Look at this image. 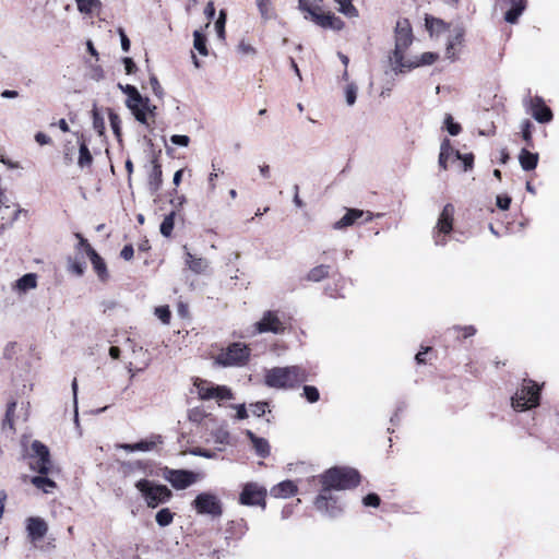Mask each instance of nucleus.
Here are the masks:
<instances>
[{"label": "nucleus", "instance_id": "nucleus-1", "mask_svg": "<svg viewBox=\"0 0 559 559\" xmlns=\"http://www.w3.org/2000/svg\"><path fill=\"white\" fill-rule=\"evenodd\" d=\"M360 483L358 471L350 467H332L321 477L322 490L316 498L318 510H328V500L332 499L331 490H346L355 488Z\"/></svg>", "mask_w": 559, "mask_h": 559}, {"label": "nucleus", "instance_id": "nucleus-2", "mask_svg": "<svg viewBox=\"0 0 559 559\" xmlns=\"http://www.w3.org/2000/svg\"><path fill=\"white\" fill-rule=\"evenodd\" d=\"M31 457L34 459V461L29 463L31 468L40 474L38 476L32 477L31 483L43 492L50 493L57 487V485L52 479L47 477V475L51 473L53 468L52 462L50 460L49 449L40 441L35 440L31 445Z\"/></svg>", "mask_w": 559, "mask_h": 559}, {"label": "nucleus", "instance_id": "nucleus-3", "mask_svg": "<svg viewBox=\"0 0 559 559\" xmlns=\"http://www.w3.org/2000/svg\"><path fill=\"white\" fill-rule=\"evenodd\" d=\"M307 380V371L299 366L275 367L265 374L266 385L276 389H293Z\"/></svg>", "mask_w": 559, "mask_h": 559}, {"label": "nucleus", "instance_id": "nucleus-4", "mask_svg": "<svg viewBox=\"0 0 559 559\" xmlns=\"http://www.w3.org/2000/svg\"><path fill=\"white\" fill-rule=\"evenodd\" d=\"M414 36L407 19L400 20L395 27V47L390 56V64L395 73H403L405 52L413 44Z\"/></svg>", "mask_w": 559, "mask_h": 559}, {"label": "nucleus", "instance_id": "nucleus-5", "mask_svg": "<svg viewBox=\"0 0 559 559\" xmlns=\"http://www.w3.org/2000/svg\"><path fill=\"white\" fill-rule=\"evenodd\" d=\"M123 92L128 95L127 106L131 109L135 119L141 123L148 124V117L154 116L155 106L151 105L147 97H142L138 88L133 85H127Z\"/></svg>", "mask_w": 559, "mask_h": 559}, {"label": "nucleus", "instance_id": "nucleus-6", "mask_svg": "<svg viewBox=\"0 0 559 559\" xmlns=\"http://www.w3.org/2000/svg\"><path fill=\"white\" fill-rule=\"evenodd\" d=\"M540 388L532 380H524L522 388L512 396L514 411L523 412L539 404Z\"/></svg>", "mask_w": 559, "mask_h": 559}, {"label": "nucleus", "instance_id": "nucleus-7", "mask_svg": "<svg viewBox=\"0 0 559 559\" xmlns=\"http://www.w3.org/2000/svg\"><path fill=\"white\" fill-rule=\"evenodd\" d=\"M193 385L199 397L203 401L216 400L219 402L234 399L231 390L225 385H216L201 378H195Z\"/></svg>", "mask_w": 559, "mask_h": 559}, {"label": "nucleus", "instance_id": "nucleus-8", "mask_svg": "<svg viewBox=\"0 0 559 559\" xmlns=\"http://www.w3.org/2000/svg\"><path fill=\"white\" fill-rule=\"evenodd\" d=\"M135 487L143 495L150 508H156L159 503H164L171 497V491L164 485H153L147 479H141Z\"/></svg>", "mask_w": 559, "mask_h": 559}, {"label": "nucleus", "instance_id": "nucleus-9", "mask_svg": "<svg viewBox=\"0 0 559 559\" xmlns=\"http://www.w3.org/2000/svg\"><path fill=\"white\" fill-rule=\"evenodd\" d=\"M474 162L473 154L462 155L457 150L450 145V142H443L440 147L439 166L447 169L450 164L457 163L464 171L472 169Z\"/></svg>", "mask_w": 559, "mask_h": 559}, {"label": "nucleus", "instance_id": "nucleus-10", "mask_svg": "<svg viewBox=\"0 0 559 559\" xmlns=\"http://www.w3.org/2000/svg\"><path fill=\"white\" fill-rule=\"evenodd\" d=\"M248 357L249 348L241 343H234L215 357V362L228 367L243 364Z\"/></svg>", "mask_w": 559, "mask_h": 559}, {"label": "nucleus", "instance_id": "nucleus-11", "mask_svg": "<svg viewBox=\"0 0 559 559\" xmlns=\"http://www.w3.org/2000/svg\"><path fill=\"white\" fill-rule=\"evenodd\" d=\"M193 506L200 514H209L213 518H218L223 513L222 502L215 495L210 492L198 495L193 501Z\"/></svg>", "mask_w": 559, "mask_h": 559}, {"label": "nucleus", "instance_id": "nucleus-12", "mask_svg": "<svg viewBox=\"0 0 559 559\" xmlns=\"http://www.w3.org/2000/svg\"><path fill=\"white\" fill-rule=\"evenodd\" d=\"M266 489L257 483H247L239 496V502L243 506H259L265 509Z\"/></svg>", "mask_w": 559, "mask_h": 559}, {"label": "nucleus", "instance_id": "nucleus-13", "mask_svg": "<svg viewBox=\"0 0 559 559\" xmlns=\"http://www.w3.org/2000/svg\"><path fill=\"white\" fill-rule=\"evenodd\" d=\"M164 478L177 490H182L197 481V474L186 469L165 468Z\"/></svg>", "mask_w": 559, "mask_h": 559}, {"label": "nucleus", "instance_id": "nucleus-14", "mask_svg": "<svg viewBox=\"0 0 559 559\" xmlns=\"http://www.w3.org/2000/svg\"><path fill=\"white\" fill-rule=\"evenodd\" d=\"M453 215H454V206L450 203L445 204L439 218L437 222L436 228L438 229V235L436 236L435 242L438 246L445 245L444 237H440L441 234L447 235L453 228Z\"/></svg>", "mask_w": 559, "mask_h": 559}, {"label": "nucleus", "instance_id": "nucleus-15", "mask_svg": "<svg viewBox=\"0 0 559 559\" xmlns=\"http://www.w3.org/2000/svg\"><path fill=\"white\" fill-rule=\"evenodd\" d=\"M307 12L312 16V20L322 27H331L340 29L343 26V21L336 17L332 12H324L321 7H309Z\"/></svg>", "mask_w": 559, "mask_h": 559}, {"label": "nucleus", "instance_id": "nucleus-16", "mask_svg": "<svg viewBox=\"0 0 559 559\" xmlns=\"http://www.w3.org/2000/svg\"><path fill=\"white\" fill-rule=\"evenodd\" d=\"M78 154V165L80 168L84 169L91 167L93 163V156L85 145V142H81L78 146V151L75 147H67L64 152V158L69 162H72Z\"/></svg>", "mask_w": 559, "mask_h": 559}, {"label": "nucleus", "instance_id": "nucleus-17", "mask_svg": "<svg viewBox=\"0 0 559 559\" xmlns=\"http://www.w3.org/2000/svg\"><path fill=\"white\" fill-rule=\"evenodd\" d=\"M530 110L532 116L540 123H546L552 120V111L540 96L531 97Z\"/></svg>", "mask_w": 559, "mask_h": 559}, {"label": "nucleus", "instance_id": "nucleus-18", "mask_svg": "<svg viewBox=\"0 0 559 559\" xmlns=\"http://www.w3.org/2000/svg\"><path fill=\"white\" fill-rule=\"evenodd\" d=\"M257 330L259 333H280L283 330V325L280 319L272 311H267L264 313L263 318L257 322Z\"/></svg>", "mask_w": 559, "mask_h": 559}, {"label": "nucleus", "instance_id": "nucleus-19", "mask_svg": "<svg viewBox=\"0 0 559 559\" xmlns=\"http://www.w3.org/2000/svg\"><path fill=\"white\" fill-rule=\"evenodd\" d=\"M162 166L158 164L157 158L154 157L151 162V170L147 179V188L152 195L156 194L162 187Z\"/></svg>", "mask_w": 559, "mask_h": 559}, {"label": "nucleus", "instance_id": "nucleus-20", "mask_svg": "<svg viewBox=\"0 0 559 559\" xmlns=\"http://www.w3.org/2000/svg\"><path fill=\"white\" fill-rule=\"evenodd\" d=\"M37 287V275L35 273L24 274L21 278L12 284V290L19 295H24L27 292Z\"/></svg>", "mask_w": 559, "mask_h": 559}, {"label": "nucleus", "instance_id": "nucleus-21", "mask_svg": "<svg viewBox=\"0 0 559 559\" xmlns=\"http://www.w3.org/2000/svg\"><path fill=\"white\" fill-rule=\"evenodd\" d=\"M28 536L32 540L41 539L48 530L47 523L40 518H29L26 526Z\"/></svg>", "mask_w": 559, "mask_h": 559}, {"label": "nucleus", "instance_id": "nucleus-22", "mask_svg": "<svg viewBox=\"0 0 559 559\" xmlns=\"http://www.w3.org/2000/svg\"><path fill=\"white\" fill-rule=\"evenodd\" d=\"M438 59H439V55L436 52H430V51L421 53L420 57L414 61L405 59L404 66H403V73L406 71H411L412 69L418 68L420 66L432 64Z\"/></svg>", "mask_w": 559, "mask_h": 559}, {"label": "nucleus", "instance_id": "nucleus-23", "mask_svg": "<svg viewBox=\"0 0 559 559\" xmlns=\"http://www.w3.org/2000/svg\"><path fill=\"white\" fill-rule=\"evenodd\" d=\"M511 8L504 13L506 22L515 24L527 8V0H508Z\"/></svg>", "mask_w": 559, "mask_h": 559}, {"label": "nucleus", "instance_id": "nucleus-24", "mask_svg": "<svg viewBox=\"0 0 559 559\" xmlns=\"http://www.w3.org/2000/svg\"><path fill=\"white\" fill-rule=\"evenodd\" d=\"M246 436L251 441L257 455L263 459L269 456L270 444L266 439L255 436L251 430H247Z\"/></svg>", "mask_w": 559, "mask_h": 559}, {"label": "nucleus", "instance_id": "nucleus-25", "mask_svg": "<svg viewBox=\"0 0 559 559\" xmlns=\"http://www.w3.org/2000/svg\"><path fill=\"white\" fill-rule=\"evenodd\" d=\"M87 257L90 258L93 269L97 273L99 280L106 281L108 278V272L103 258L93 248H88Z\"/></svg>", "mask_w": 559, "mask_h": 559}, {"label": "nucleus", "instance_id": "nucleus-26", "mask_svg": "<svg viewBox=\"0 0 559 559\" xmlns=\"http://www.w3.org/2000/svg\"><path fill=\"white\" fill-rule=\"evenodd\" d=\"M186 264L195 274H203L209 267V261L201 257H194L189 251L186 252Z\"/></svg>", "mask_w": 559, "mask_h": 559}, {"label": "nucleus", "instance_id": "nucleus-27", "mask_svg": "<svg viewBox=\"0 0 559 559\" xmlns=\"http://www.w3.org/2000/svg\"><path fill=\"white\" fill-rule=\"evenodd\" d=\"M297 492V486L292 480H285L271 489V495L275 498H287Z\"/></svg>", "mask_w": 559, "mask_h": 559}, {"label": "nucleus", "instance_id": "nucleus-28", "mask_svg": "<svg viewBox=\"0 0 559 559\" xmlns=\"http://www.w3.org/2000/svg\"><path fill=\"white\" fill-rule=\"evenodd\" d=\"M364 214L365 212L361 210L349 209L340 221L334 223L333 228L342 229L352 226L358 218L362 217Z\"/></svg>", "mask_w": 559, "mask_h": 559}, {"label": "nucleus", "instance_id": "nucleus-29", "mask_svg": "<svg viewBox=\"0 0 559 559\" xmlns=\"http://www.w3.org/2000/svg\"><path fill=\"white\" fill-rule=\"evenodd\" d=\"M425 25L430 35L444 33L450 27L443 20L430 15H426Z\"/></svg>", "mask_w": 559, "mask_h": 559}, {"label": "nucleus", "instance_id": "nucleus-30", "mask_svg": "<svg viewBox=\"0 0 559 559\" xmlns=\"http://www.w3.org/2000/svg\"><path fill=\"white\" fill-rule=\"evenodd\" d=\"M162 443L163 437L160 435H153L148 439L133 443V448H135V451L148 452Z\"/></svg>", "mask_w": 559, "mask_h": 559}, {"label": "nucleus", "instance_id": "nucleus-31", "mask_svg": "<svg viewBox=\"0 0 559 559\" xmlns=\"http://www.w3.org/2000/svg\"><path fill=\"white\" fill-rule=\"evenodd\" d=\"M519 160L524 170H533L537 166L538 154L532 153V152L523 148L519 156Z\"/></svg>", "mask_w": 559, "mask_h": 559}, {"label": "nucleus", "instance_id": "nucleus-32", "mask_svg": "<svg viewBox=\"0 0 559 559\" xmlns=\"http://www.w3.org/2000/svg\"><path fill=\"white\" fill-rule=\"evenodd\" d=\"M193 47L201 56L209 55L207 38L200 29L193 32Z\"/></svg>", "mask_w": 559, "mask_h": 559}, {"label": "nucleus", "instance_id": "nucleus-33", "mask_svg": "<svg viewBox=\"0 0 559 559\" xmlns=\"http://www.w3.org/2000/svg\"><path fill=\"white\" fill-rule=\"evenodd\" d=\"M329 265H318L313 269H311L307 275V278L311 282H320L321 280L328 277L329 275Z\"/></svg>", "mask_w": 559, "mask_h": 559}, {"label": "nucleus", "instance_id": "nucleus-34", "mask_svg": "<svg viewBox=\"0 0 559 559\" xmlns=\"http://www.w3.org/2000/svg\"><path fill=\"white\" fill-rule=\"evenodd\" d=\"M442 129L447 130V132L452 136L459 135L462 131L461 124L455 122L454 118L450 114L445 115Z\"/></svg>", "mask_w": 559, "mask_h": 559}, {"label": "nucleus", "instance_id": "nucleus-35", "mask_svg": "<svg viewBox=\"0 0 559 559\" xmlns=\"http://www.w3.org/2000/svg\"><path fill=\"white\" fill-rule=\"evenodd\" d=\"M174 217H175V213L171 212L170 214L165 216V218L163 219L160 227H159L160 234L163 236H165V237L170 236V234L174 229Z\"/></svg>", "mask_w": 559, "mask_h": 559}, {"label": "nucleus", "instance_id": "nucleus-36", "mask_svg": "<svg viewBox=\"0 0 559 559\" xmlns=\"http://www.w3.org/2000/svg\"><path fill=\"white\" fill-rule=\"evenodd\" d=\"M81 13H92L94 8L100 4L99 0H75Z\"/></svg>", "mask_w": 559, "mask_h": 559}, {"label": "nucleus", "instance_id": "nucleus-37", "mask_svg": "<svg viewBox=\"0 0 559 559\" xmlns=\"http://www.w3.org/2000/svg\"><path fill=\"white\" fill-rule=\"evenodd\" d=\"M173 518L169 509H162L156 513L155 520L159 526H167L173 522Z\"/></svg>", "mask_w": 559, "mask_h": 559}, {"label": "nucleus", "instance_id": "nucleus-38", "mask_svg": "<svg viewBox=\"0 0 559 559\" xmlns=\"http://www.w3.org/2000/svg\"><path fill=\"white\" fill-rule=\"evenodd\" d=\"M319 511L326 513L331 518H335L342 512V508L338 506L337 499L332 496V499L328 500V510Z\"/></svg>", "mask_w": 559, "mask_h": 559}, {"label": "nucleus", "instance_id": "nucleus-39", "mask_svg": "<svg viewBox=\"0 0 559 559\" xmlns=\"http://www.w3.org/2000/svg\"><path fill=\"white\" fill-rule=\"evenodd\" d=\"M257 5H258L261 16L264 20H269L271 17V11H272L271 0H257Z\"/></svg>", "mask_w": 559, "mask_h": 559}, {"label": "nucleus", "instance_id": "nucleus-40", "mask_svg": "<svg viewBox=\"0 0 559 559\" xmlns=\"http://www.w3.org/2000/svg\"><path fill=\"white\" fill-rule=\"evenodd\" d=\"M227 13L225 10L219 11L218 19L215 22V28L218 37H225V24H226Z\"/></svg>", "mask_w": 559, "mask_h": 559}, {"label": "nucleus", "instance_id": "nucleus-41", "mask_svg": "<svg viewBox=\"0 0 559 559\" xmlns=\"http://www.w3.org/2000/svg\"><path fill=\"white\" fill-rule=\"evenodd\" d=\"M213 438L215 443L225 445L229 443L230 436L227 430L219 428L213 433Z\"/></svg>", "mask_w": 559, "mask_h": 559}, {"label": "nucleus", "instance_id": "nucleus-42", "mask_svg": "<svg viewBox=\"0 0 559 559\" xmlns=\"http://www.w3.org/2000/svg\"><path fill=\"white\" fill-rule=\"evenodd\" d=\"M304 395L310 403L317 402L320 397L318 389L312 385L304 386Z\"/></svg>", "mask_w": 559, "mask_h": 559}, {"label": "nucleus", "instance_id": "nucleus-43", "mask_svg": "<svg viewBox=\"0 0 559 559\" xmlns=\"http://www.w3.org/2000/svg\"><path fill=\"white\" fill-rule=\"evenodd\" d=\"M267 403L265 402H257L249 405V411L254 416H262L265 414Z\"/></svg>", "mask_w": 559, "mask_h": 559}, {"label": "nucleus", "instance_id": "nucleus-44", "mask_svg": "<svg viewBox=\"0 0 559 559\" xmlns=\"http://www.w3.org/2000/svg\"><path fill=\"white\" fill-rule=\"evenodd\" d=\"M190 454L205 459H215L217 456L216 452L203 448H193L190 450Z\"/></svg>", "mask_w": 559, "mask_h": 559}, {"label": "nucleus", "instance_id": "nucleus-45", "mask_svg": "<svg viewBox=\"0 0 559 559\" xmlns=\"http://www.w3.org/2000/svg\"><path fill=\"white\" fill-rule=\"evenodd\" d=\"M215 5H214V2L213 1H209L204 8V15L206 16L207 19V23L205 24V27H209L210 26V23L211 21L214 19L215 16Z\"/></svg>", "mask_w": 559, "mask_h": 559}, {"label": "nucleus", "instance_id": "nucleus-46", "mask_svg": "<svg viewBox=\"0 0 559 559\" xmlns=\"http://www.w3.org/2000/svg\"><path fill=\"white\" fill-rule=\"evenodd\" d=\"M362 503L366 507H378L380 504V497L376 493H368L364 499Z\"/></svg>", "mask_w": 559, "mask_h": 559}, {"label": "nucleus", "instance_id": "nucleus-47", "mask_svg": "<svg viewBox=\"0 0 559 559\" xmlns=\"http://www.w3.org/2000/svg\"><path fill=\"white\" fill-rule=\"evenodd\" d=\"M341 11L344 13V14H347V15H356L357 14V10L356 8L353 5L352 1L350 0H343L341 2Z\"/></svg>", "mask_w": 559, "mask_h": 559}, {"label": "nucleus", "instance_id": "nucleus-48", "mask_svg": "<svg viewBox=\"0 0 559 559\" xmlns=\"http://www.w3.org/2000/svg\"><path fill=\"white\" fill-rule=\"evenodd\" d=\"M155 314L160 319L163 323H168L170 319V311L168 307H157L155 309Z\"/></svg>", "mask_w": 559, "mask_h": 559}, {"label": "nucleus", "instance_id": "nucleus-49", "mask_svg": "<svg viewBox=\"0 0 559 559\" xmlns=\"http://www.w3.org/2000/svg\"><path fill=\"white\" fill-rule=\"evenodd\" d=\"M533 128H534V124L530 120L523 121L522 127H521L523 140H531Z\"/></svg>", "mask_w": 559, "mask_h": 559}, {"label": "nucleus", "instance_id": "nucleus-50", "mask_svg": "<svg viewBox=\"0 0 559 559\" xmlns=\"http://www.w3.org/2000/svg\"><path fill=\"white\" fill-rule=\"evenodd\" d=\"M150 85L152 87V91L153 93L158 96V97H162L163 96V87L162 85L159 84L158 82V79L155 76V75H151L150 76Z\"/></svg>", "mask_w": 559, "mask_h": 559}, {"label": "nucleus", "instance_id": "nucleus-51", "mask_svg": "<svg viewBox=\"0 0 559 559\" xmlns=\"http://www.w3.org/2000/svg\"><path fill=\"white\" fill-rule=\"evenodd\" d=\"M238 50L243 55H254L257 52L255 48L246 40L239 43Z\"/></svg>", "mask_w": 559, "mask_h": 559}, {"label": "nucleus", "instance_id": "nucleus-52", "mask_svg": "<svg viewBox=\"0 0 559 559\" xmlns=\"http://www.w3.org/2000/svg\"><path fill=\"white\" fill-rule=\"evenodd\" d=\"M109 119H110V124H111V128H112V131H114L115 135L117 138H120L121 133H120V120H119V117L117 115L110 112Z\"/></svg>", "mask_w": 559, "mask_h": 559}, {"label": "nucleus", "instance_id": "nucleus-53", "mask_svg": "<svg viewBox=\"0 0 559 559\" xmlns=\"http://www.w3.org/2000/svg\"><path fill=\"white\" fill-rule=\"evenodd\" d=\"M203 411L200 408H192L189 411L188 418L190 421L200 423L203 418Z\"/></svg>", "mask_w": 559, "mask_h": 559}, {"label": "nucleus", "instance_id": "nucleus-54", "mask_svg": "<svg viewBox=\"0 0 559 559\" xmlns=\"http://www.w3.org/2000/svg\"><path fill=\"white\" fill-rule=\"evenodd\" d=\"M497 206L502 210V211H506L510 207V204H511V198L508 197V195H498L497 197Z\"/></svg>", "mask_w": 559, "mask_h": 559}, {"label": "nucleus", "instance_id": "nucleus-55", "mask_svg": "<svg viewBox=\"0 0 559 559\" xmlns=\"http://www.w3.org/2000/svg\"><path fill=\"white\" fill-rule=\"evenodd\" d=\"M69 269H70V271H71V272H73L74 274H76V275L81 276V275H83V273H84V269H85V266H84V264H83L82 262L74 260V261H71V262H70V266H69Z\"/></svg>", "mask_w": 559, "mask_h": 559}, {"label": "nucleus", "instance_id": "nucleus-56", "mask_svg": "<svg viewBox=\"0 0 559 559\" xmlns=\"http://www.w3.org/2000/svg\"><path fill=\"white\" fill-rule=\"evenodd\" d=\"M345 95L347 104L354 105V103L356 102V87L354 85H347Z\"/></svg>", "mask_w": 559, "mask_h": 559}, {"label": "nucleus", "instance_id": "nucleus-57", "mask_svg": "<svg viewBox=\"0 0 559 559\" xmlns=\"http://www.w3.org/2000/svg\"><path fill=\"white\" fill-rule=\"evenodd\" d=\"M123 64L127 74H133L138 69L134 61L129 57L123 58Z\"/></svg>", "mask_w": 559, "mask_h": 559}, {"label": "nucleus", "instance_id": "nucleus-58", "mask_svg": "<svg viewBox=\"0 0 559 559\" xmlns=\"http://www.w3.org/2000/svg\"><path fill=\"white\" fill-rule=\"evenodd\" d=\"M464 32L463 29H459L454 35L453 39L450 41L448 46V51L453 48L455 45H461L463 43Z\"/></svg>", "mask_w": 559, "mask_h": 559}, {"label": "nucleus", "instance_id": "nucleus-59", "mask_svg": "<svg viewBox=\"0 0 559 559\" xmlns=\"http://www.w3.org/2000/svg\"><path fill=\"white\" fill-rule=\"evenodd\" d=\"M119 35L121 39V48L128 52L130 50V40L122 28H119Z\"/></svg>", "mask_w": 559, "mask_h": 559}, {"label": "nucleus", "instance_id": "nucleus-60", "mask_svg": "<svg viewBox=\"0 0 559 559\" xmlns=\"http://www.w3.org/2000/svg\"><path fill=\"white\" fill-rule=\"evenodd\" d=\"M133 254L134 250L131 245L124 246L120 252L121 258H123L127 261L131 260L133 258Z\"/></svg>", "mask_w": 559, "mask_h": 559}, {"label": "nucleus", "instance_id": "nucleus-61", "mask_svg": "<svg viewBox=\"0 0 559 559\" xmlns=\"http://www.w3.org/2000/svg\"><path fill=\"white\" fill-rule=\"evenodd\" d=\"M72 393H73V402H74V413L75 419L78 418V381L74 378L71 384Z\"/></svg>", "mask_w": 559, "mask_h": 559}, {"label": "nucleus", "instance_id": "nucleus-62", "mask_svg": "<svg viewBox=\"0 0 559 559\" xmlns=\"http://www.w3.org/2000/svg\"><path fill=\"white\" fill-rule=\"evenodd\" d=\"M75 237L79 239L78 249H84L86 254L88 255V248H92V246L81 234H75Z\"/></svg>", "mask_w": 559, "mask_h": 559}, {"label": "nucleus", "instance_id": "nucleus-63", "mask_svg": "<svg viewBox=\"0 0 559 559\" xmlns=\"http://www.w3.org/2000/svg\"><path fill=\"white\" fill-rule=\"evenodd\" d=\"M235 408L237 409L236 417L238 419H245V418H247L249 416L248 415V409L246 408L245 404H240L238 406H235Z\"/></svg>", "mask_w": 559, "mask_h": 559}, {"label": "nucleus", "instance_id": "nucleus-64", "mask_svg": "<svg viewBox=\"0 0 559 559\" xmlns=\"http://www.w3.org/2000/svg\"><path fill=\"white\" fill-rule=\"evenodd\" d=\"M15 407H16V402L15 401L10 402L7 407L5 417L13 418Z\"/></svg>", "mask_w": 559, "mask_h": 559}]
</instances>
